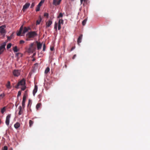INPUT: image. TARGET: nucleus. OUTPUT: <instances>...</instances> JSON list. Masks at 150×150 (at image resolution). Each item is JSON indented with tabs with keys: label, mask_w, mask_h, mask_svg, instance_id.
I'll use <instances>...</instances> for the list:
<instances>
[{
	"label": "nucleus",
	"mask_w": 150,
	"mask_h": 150,
	"mask_svg": "<svg viewBox=\"0 0 150 150\" xmlns=\"http://www.w3.org/2000/svg\"><path fill=\"white\" fill-rule=\"evenodd\" d=\"M6 110V107H4L2 108L1 109V112L2 114H3L5 111Z\"/></svg>",
	"instance_id": "obj_19"
},
{
	"label": "nucleus",
	"mask_w": 150,
	"mask_h": 150,
	"mask_svg": "<svg viewBox=\"0 0 150 150\" xmlns=\"http://www.w3.org/2000/svg\"><path fill=\"white\" fill-rule=\"evenodd\" d=\"M25 42L23 40H21L20 41V43L22 44L24 43Z\"/></svg>",
	"instance_id": "obj_43"
},
{
	"label": "nucleus",
	"mask_w": 150,
	"mask_h": 150,
	"mask_svg": "<svg viewBox=\"0 0 150 150\" xmlns=\"http://www.w3.org/2000/svg\"><path fill=\"white\" fill-rule=\"evenodd\" d=\"M44 2V0H41V1L39 3L38 5V6H41L42 4V3Z\"/></svg>",
	"instance_id": "obj_27"
},
{
	"label": "nucleus",
	"mask_w": 150,
	"mask_h": 150,
	"mask_svg": "<svg viewBox=\"0 0 150 150\" xmlns=\"http://www.w3.org/2000/svg\"><path fill=\"white\" fill-rule=\"evenodd\" d=\"M23 30V26L22 25L20 28L19 31L17 33V35L18 36H19L21 35V33L22 35L21 36H24V34L27 32L28 31V30L27 29V28L25 27L24 28L23 31L22 32V31Z\"/></svg>",
	"instance_id": "obj_2"
},
{
	"label": "nucleus",
	"mask_w": 150,
	"mask_h": 150,
	"mask_svg": "<svg viewBox=\"0 0 150 150\" xmlns=\"http://www.w3.org/2000/svg\"><path fill=\"white\" fill-rule=\"evenodd\" d=\"M41 103H38L36 105V108L37 109H38L41 106Z\"/></svg>",
	"instance_id": "obj_21"
},
{
	"label": "nucleus",
	"mask_w": 150,
	"mask_h": 150,
	"mask_svg": "<svg viewBox=\"0 0 150 150\" xmlns=\"http://www.w3.org/2000/svg\"><path fill=\"white\" fill-rule=\"evenodd\" d=\"M41 96L40 94H39L38 96V97L40 98L41 97Z\"/></svg>",
	"instance_id": "obj_48"
},
{
	"label": "nucleus",
	"mask_w": 150,
	"mask_h": 150,
	"mask_svg": "<svg viewBox=\"0 0 150 150\" xmlns=\"http://www.w3.org/2000/svg\"><path fill=\"white\" fill-rule=\"evenodd\" d=\"M20 70L15 69L13 72V74L15 76L18 77L20 75Z\"/></svg>",
	"instance_id": "obj_5"
},
{
	"label": "nucleus",
	"mask_w": 150,
	"mask_h": 150,
	"mask_svg": "<svg viewBox=\"0 0 150 150\" xmlns=\"http://www.w3.org/2000/svg\"><path fill=\"white\" fill-rule=\"evenodd\" d=\"M62 0H53V4L55 6L59 5Z\"/></svg>",
	"instance_id": "obj_10"
},
{
	"label": "nucleus",
	"mask_w": 150,
	"mask_h": 150,
	"mask_svg": "<svg viewBox=\"0 0 150 150\" xmlns=\"http://www.w3.org/2000/svg\"><path fill=\"white\" fill-rule=\"evenodd\" d=\"M41 20H42V19H41V18L40 17V20H38L37 21L36 24L37 25L39 24L41 21Z\"/></svg>",
	"instance_id": "obj_25"
},
{
	"label": "nucleus",
	"mask_w": 150,
	"mask_h": 150,
	"mask_svg": "<svg viewBox=\"0 0 150 150\" xmlns=\"http://www.w3.org/2000/svg\"><path fill=\"white\" fill-rule=\"evenodd\" d=\"M76 57V54H74L72 57V59H74Z\"/></svg>",
	"instance_id": "obj_45"
},
{
	"label": "nucleus",
	"mask_w": 150,
	"mask_h": 150,
	"mask_svg": "<svg viewBox=\"0 0 150 150\" xmlns=\"http://www.w3.org/2000/svg\"><path fill=\"white\" fill-rule=\"evenodd\" d=\"M35 5V3H32L31 6L30 8H33V7Z\"/></svg>",
	"instance_id": "obj_38"
},
{
	"label": "nucleus",
	"mask_w": 150,
	"mask_h": 150,
	"mask_svg": "<svg viewBox=\"0 0 150 150\" xmlns=\"http://www.w3.org/2000/svg\"><path fill=\"white\" fill-rule=\"evenodd\" d=\"M38 90V87L37 85H35L33 91V94L34 96H35V93L37 92Z\"/></svg>",
	"instance_id": "obj_12"
},
{
	"label": "nucleus",
	"mask_w": 150,
	"mask_h": 150,
	"mask_svg": "<svg viewBox=\"0 0 150 150\" xmlns=\"http://www.w3.org/2000/svg\"><path fill=\"white\" fill-rule=\"evenodd\" d=\"M37 49L39 50L40 49H41L42 46V44H41L40 42H37Z\"/></svg>",
	"instance_id": "obj_13"
},
{
	"label": "nucleus",
	"mask_w": 150,
	"mask_h": 150,
	"mask_svg": "<svg viewBox=\"0 0 150 150\" xmlns=\"http://www.w3.org/2000/svg\"><path fill=\"white\" fill-rule=\"evenodd\" d=\"M40 6H38V5L37 6L36 9V11H40Z\"/></svg>",
	"instance_id": "obj_24"
},
{
	"label": "nucleus",
	"mask_w": 150,
	"mask_h": 150,
	"mask_svg": "<svg viewBox=\"0 0 150 150\" xmlns=\"http://www.w3.org/2000/svg\"><path fill=\"white\" fill-rule=\"evenodd\" d=\"M34 60H35V59H33V61H34Z\"/></svg>",
	"instance_id": "obj_51"
},
{
	"label": "nucleus",
	"mask_w": 150,
	"mask_h": 150,
	"mask_svg": "<svg viewBox=\"0 0 150 150\" xmlns=\"http://www.w3.org/2000/svg\"><path fill=\"white\" fill-rule=\"evenodd\" d=\"M45 48H46V46H45V44H44L43 45V51H44L45 50Z\"/></svg>",
	"instance_id": "obj_40"
},
{
	"label": "nucleus",
	"mask_w": 150,
	"mask_h": 150,
	"mask_svg": "<svg viewBox=\"0 0 150 150\" xmlns=\"http://www.w3.org/2000/svg\"><path fill=\"white\" fill-rule=\"evenodd\" d=\"M9 150H13V149L12 148H11L9 149Z\"/></svg>",
	"instance_id": "obj_49"
},
{
	"label": "nucleus",
	"mask_w": 150,
	"mask_h": 150,
	"mask_svg": "<svg viewBox=\"0 0 150 150\" xmlns=\"http://www.w3.org/2000/svg\"><path fill=\"white\" fill-rule=\"evenodd\" d=\"M33 121L31 120H30L29 121V126L30 127H31L32 125H33Z\"/></svg>",
	"instance_id": "obj_23"
},
{
	"label": "nucleus",
	"mask_w": 150,
	"mask_h": 150,
	"mask_svg": "<svg viewBox=\"0 0 150 150\" xmlns=\"http://www.w3.org/2000/svg\"><path fill=\"white\" fill-rule=\"evenodd\" d=\"M25 100L26 98H25V96L23 97L22 102V105L23 108H24L25 106Z\"/></svg>",
	"instance_id": "obj_15"
},
{
	"label": "nucleus",
	"mask_w": 150,
	"mask_h": 150,
	"mask_svg": "<svg viewBox=\"0 0 150 150\" xmlns=\"http://www.w3.org/2000/svg\"><path fill=\"white\" fill-rule=\"evenodd\" d=\"M27 96V91H25L24 96L23 97L25 96V98H26V96Z\"/></svg>",
	"instance_id": "obj_34"
},
{
	"label": "nucleus",
	"mask_w": 150,
	"mask_h": 150,
	"mask_svg": "<svg viewBox=\"0 0 150 150\" xmlns=\"http://www.w3.org/2000/svg\"><path fill=\"white\" fill-rule=\"evenodd\" d=\"M19 109V111L18 112V115H20L22 114L23 112V110H22V108L21 106H19L18 108Z\"/></svg>",
	"instance_id": "obj_16"
},
{
	"label": "nucleus",
	"mask_w": 150,
	"mask_h": 150,
	"mask_svg": "<svg viewBox=\"0 0 150 150\" xmlns=\"http://www.w3.org/2000/svg\"><path fill=\"white\" fill-rule=\"evenodd\" d=\"M11 116V114L8 115L6 117V124L8 126L9 125L10 119Z\"/></svg>",
	"instance_id": "obj_9"
},
{
	"label": "nucleus",
	"mask_w": 150,
	"mask_h": 150,
	"mask_svg": "<svg viewBox=\"0 0 150 150\" xmlns=\"http://www.w3.org/2000/svg\"><path fill=\"white\" fill-rule=\"evenodd\" d=\"M87 20L86 19L84 20L82 22V24L83 25H84L86 22Z\"/></svg>",
	"instance_id": "obj_31"
},
{
	"label": "nucleus",
	"mask_w": 150,
	"mask_h": 150,
	"mask_svg": "<svg viewBox=\"0 0 150 150\" xmlns=\"http://www.w3.org/2000/svg\"><path fill=\"white\" fill-rule=\"evenodd\" d=\"M6 27L5 25H2L0 26V33L2 34H5L6 33V30L5 29Z\"/></svg>",
	"instance_id": "obj_6"
},
{
	"label": "nucleus",
	"mask_w": 150,
	"mask_h": 150,
	"mask_svg": "<svg viewBox=\"0 0 150 150\" xmlns=\"http://www.w3.org/2000/svg\"><path fill=\"white\" fill-rule=\"evenodd\" d=\"M27 29L28 30H28H30L31 29L29 27H27Z\"/></svg>",
	"instance_id": "obj_46"
},
{
	"label": "nucleus",
	"mask_w": 150,
	"mask_h": 150,
	"mask_svg": "<svg viewBox=\"0 0 150 150\" xmlns=\"http://www.w3.org/2000/svg\"><path fill=\"white\" fill-rule=\"evenodd\" d=\"M34 44L33 43H31L29 47L28 50V53H33L35 50L36 48L33 47Z\"/></svg>",
	"instance_id": "obj_3"
},
{
	"label": "nucleus",
	"mask_w": 150,
	"mask_h": 150,
	"mask_svg": "<svg viewBox=\"0 0 150 150\" xmlns=\"http://www.w3.org/2000/svg\"><path fill=\"white\" fill-rule=\"evenodd\" d=\"M52 21L51 20H49L46 23V28L49 27L52 24Z\"/></svg>",
	"instance_id": "obj_11"
},
{
	"label": "nucleus",
	"mask_w": 150,
	"mask_h": 150,
	"mask_svg": "<svg viewBox=\"0 0 150 150\" xmlns=\"http://www.w3.org/2000/svg\"><path fill=\"white\" fill-rule=\"evenodd\" d=\"M82 37V35H80L77 40V42L78 44H79L81 42Z\"/></svg>",
	"instance_id": "obj_14"
},
{
	"label": "nucleus",
	"mask_w": 150,
	"mask_h": 150,
	"mask_svg": "<svg viewBox=\"0 0 150 150\" xmlns=\"http://www.w3.org/2000/svg\"><path fill=\"white\" fill-rule=\"evenodd\" d=\"M3 150H8V147L6 146H4Z\"/></svg>",
	"instance_id": "obj_37"
},
{
	"label": "nucleus",
	"mask_w": 150,
	"mask_h": 150,
	"mask_svg": "<svg viewBox=\"0 0 150 150\" xmlns=\"http://www.w3.org/2000/svg\"><path fill=\"white\" fill-rule=\"evenodd\" d=\"M87 1V0H80L81 4H82L83 1L85 2Z\"/></svg>",
	"instance_id": "obj_41"
},
{
	"label": "nucleus",
	"mask_w": 150,
	"mask_h": 150,
	"mask_svg": "<svg viewBox=\"0 0 150 150\" xmlns=\"http://www.w3.org/2000/svg\"><path fill=\"white\" fill-rule=\"evenodd\" d=\"M44 16L45 17H46L47 18H48L49 14L47 13H44Z\"/></svg>",
	"instance_id": "obj_28"
},
{
	"label": "nucleus",
	"mask_w": 150,
	"mask_h": 150,
	"mask_svg": "<svg viewBox=\"0 0 150 150\" xmlns=\"http://www.w3.org/2000/svg\"><path fill=\"white\" fill-rule=\"evenodd\" d=\"M35 55V54H33V55Z\"/></svg>",
	"instance_id": "obj_52"
},
{
	"label": "nucleus",
	"mask_w": 150,
	"mask_h": 150,
	"mask_svg": "<svg viewBox=\"0 0 150 150\" xmlns=\"http://www.w3.org/2000/svg\"><path fill=\"white\" fill-rule=\"evenodd\" d=\"M25 80L24 79H23L18 82L17 85L16 86V88H18V86L24 85L25 84Z\"/></svg>",
	"instance_id": "obj_4"
},
{
	"label": "nucleus",
	"mask_w": 150,
	"mask_h": 150,
	"mask_svg": "<svg viewBox=\"0 0 150 150\" xmlns=\"http://www.w3.org/2000/svg\"><path fill=\"white\" fill-rule=\"evenodd\" d=\"M63 21L62 19H60L59 20L58 22V24H61V23H62L63 24Z\"/></svg>",
	"instance_id": "obj_30"
},
{
	"label": "nucleus",
	"mask_w": 150,
	"mask_h": 150,
	"mask_svg": "<svg viewBox=\"0 0 150 150\" xmlns=\"http://www.w3.org/2000/svg\"><path fill=\"white\" fill-rule=\"evenodd\" d=\"M9 38H10V37H8V39H9Z\"/></svg>",
	"instance_id": "obj_50"
},
{
	"label": "nucleus",
	"mask_w": 150,
	"mask_h": 150,
	"mask_svg": "<svg viewBox=\"0 0 150 150\" xmlns=\"http://www.w3.org/2000/svg\"><path fill=\"white\" fill-rule=\"evenodd\" d=\"M13 50L14 52H17L19 50L17 49V47L16 46L13 47Z\"/></svg>",
	"instance_id": "obj_20"
},
{
	"label": "nucleus",
	"mask_w": 150,
	"mask_h": 150,
	"mask_svg": "<svg viewBox=\"0 0 150 150\" xmlns=\"http://www.w3.org/2000/svg\"><path fill=\"white\" fill-rule=\"evenodd\" d=\"M37 35V33L36 31H30L28 32L26 35L27 38L26 40H29L30 39L33 38Z\"/></svg>",
	"instance_id": "obj_1"
},
{
	"label": "nucleus",
	"mask_w": 150,
	"mask_h": 150,
	"mask_svg": "<svg viewBox=\"0 0 150 150\" xmlns=\"http://www.w3.org/2000/svg\"><path fill=\"white\" fill-rule=\"evenodd\" d=\"M6 86L7 88L10 89L11 88V86L10 82L9 81L7 82V83L6 84Z\"/></svg>",
	"instance_id": "obj_17"
},
{
	"label": "nucleus",
	"mask_w": 150,
	"mask_h": 150,
	"mask_svg": "<svg viewBox=\"0 0 150 150\" xmlns=\"http://www.w3.org/2000/svg\"><path fill=\"white\" fill-rule=\"evenodd\" d=\"M11 43H9L7 45V49H9V48H10L11 46Z\"/></svg>",
	"instance_id": "obj_29"
},
{
	"label": "nucleus",
	"mask_w": 150,
	"mask_h": 150,
	"mask_svg": "<svg viewBox=\"0 0 150 150\" xmlns=\"http://www.w3.org/2000/svg\"><path fill=\"white\" fill-rule=\"evenodd\" d=\"M75 48V46L71 48V50H69L68 51L69 52H70L71 51H72Z\"/></svg>",
	"instance_id": "obj_35"
},
{
	"label": "nucleus",
	"mask_w": 150,
	"mask_h": 150,
	"mask_svg": "<svg viewBox=\"0 0 150 150\" xmlns=\"http://www.w3.org/2000/svg\"><path fill=\"white\" fill-rule=\"evenodd\" d=\"M30 103H31V100H30L29 99V100H28V106L30 104Z\"/></svg>",
	"instance_id": "obj_44"
},
{
	"label": "nucleus",
	"mask_w": 150,
	"mask_h": 150,
	"mask_svg": "<svg viewBox=\"0 0 150 150\" xmlns=\"http://www.w3.org/2000/svg\"><path fill=\"white\" fill-rule=\"evenodd\" d=\"M61 28V24H58V29L60 30Z\"/></svg>",
	"instance_id": "obj_42"
},
{
	"label": "nucleus",
	"mask_w": 150,
	"mask_h": 150,
	"mask_svg": "<svg viewBox=\"0 0 150 150\" xmlns=\"http://www.w3.org/2000/svg\"><path fill=\"white\" fill-rule=\"evenodd\" d=\"M21 92L20 91H19L18 92V97L21 96Z\"/></svg>",
	"instance_id": "obj_39"
},
{
	"label": "nucleus",
	"mask_w": 150,
	"mask_h": 150,
	"mask_svg": "<svg viewBox=\"0 0 150 150\" xmlns=\"http://www.w3.org/2000/svg\"><path fill=\"white\" fill-rule=\"evenodd\" d=\"M20 126V124L18 122H17L14 125V127L16 129H17Z\"/></svg>",
	"instance_id": "obj_18"
},
{
	"label": "nucleus",
	"mask_w": 150,
	"mask_h": 150,
	"mask_svg": "<svg viewBox=\"0 0 150 150\" xmlns=\"http://www.w3.org/2000/svg\"><path fill=\"white\" fill-rule=\"evenodd\" d=\"M5 96L4 93H3L0 95V100L3 98Z\"/></svg>",
	"instance_id": "obj_26"
},
{
	"label": "nucleus",
	"mask_w": 150,
	"mask_h": 150,
	"mask_svg": "<svg viewBox=\"0 0 150 150\" xmlns=\"http://www.w3.org/2000/svg\"><path fill=\"white\" fill-rule=\"evenodd\" d=\"M54 49V48L53 47H51L50 48V50L52 51Z\"/></svg>",
	"instance_id": "obj_47"
},
{
	"label": "nucleus",
	"mask_w": 150,
	"mask_h": 150,
	"mask_svg": "<svg viewBox=\"0 0 150 150\" xmlns=\"http://www.w3.org/2000/svg\"><path fill=\"white\" fill-rule=\"evenodd\" d=\"M6 45V43L4 42L2 45L0 46V54H1L5 49V46Z\"/></svg>",
	"instance_id": "obj_7"
},
{
	"label": "nucleus",
	"mask_w": 150,
	"mask_h": 150,
	"mask_svg": "<svg viewBox=\"0 0 150 150\" xmlns=\"http://www.w3.org/2000/svg\"><path fill=\"white\" fill-rule=\"evenodd\" d=\"M63 16V14L62 13H60L59 16H58L57 18H61Z\"/></svg>",
	"instance_id": "obj_32"
},
{
	"label": "nucleus",
	"mask_w": 150,
	"mask_h": 150,
	"mask_svg": "<svg viewBox=\"0 0 150 150\" xmlns=\"http://www.w3.org/2000/svg\"><path fill=\"white\" fill-rule=\"evenodd\" d=\"M26 88V86H23L21 88V90L22 91H24L25 90Z\"/></svg>",
	"instance_id": "obj_36"
},
{
	"label": "nucleus",
	"mask_w": 150,
	"mask_h": 150,
	"mask_svg": "<svg viewBox=\"0 0 150 150\" xmlns=\"http://www.w3.org/2000/svg\"><path fill=\"white\" fill-rule=\"evenodd\" d=\"M57 25H58L57 23H55V25H54V28L56 29V31L57 30Z\"/></svg>",
	"instance_id": "obj_33"
},
{
	"label": "nucleus",
	"mask_w": 150,
	"mask_h": 150,
	"mask_svg": "<svg viewBox=\"0 0 150 150\" xmlns=\"http://www.w3.org/2000/svg\"><path fill=\"white\" fill-rule=\"evenodd\" d=\"M30 4L28 3H26L23 6L22 11L24 12L26 9L28 8L29 7Z\"/></svg>",
	"instance_id": "obj_8"
},
{
	"label": "nucleus",
	"mask_w": 150,
	"mask_h": 150,
	"mask_svg": "<svg viewBox=\"0 0 150 150\" xmlns=\"http://www.w3.org/2000/svg\"><path fill=\"white\" fill-rule=\"evenodd\" d=\"M50 68L47 67L46 68L45 71V73L46 74H47L50 71Z\"/></svg>",
	"instance_id": "obj_22"
}]
</instances>
